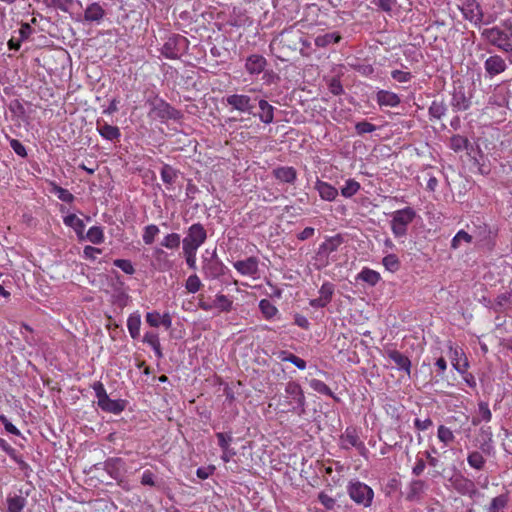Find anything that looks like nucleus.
I'll list each match as a JSON object with an SVG mask.
<instances>
[{
  "label": "nucleus",
  "instance_id": "obj_1",
  "mask_svg": "<svg viewBox=\"0 0 512 512\" xmlns=\"http://www.w3.org/2000/svg\"><path fill=\"white\" fill-rule=\"evenodd\" d=\"M482 38L508 56L512 64V22L504 21L500 26L486 28L481 33Z\"/></svg>",
  "mask_w": 512,
  "mask_h": 512
},
{
  "label": "nucleus",
  "instance_id": "obj_2",
  "mask_svg": "<svg viewBox=\"0 0 512 512\" xmlns=\"http://www.w3.org/2000/svg\"><path fill=\"white\" fill-rule=\"evenodd\" d=\"M279 407L282 412H294L298 415L304 413L305 396L301 386L290 381L286 384L285 395L279 401Z\"/></svg>",
  "mask_w": 512,
  "mask_h": 512
},
{
  "label": "nucleus",
  "instance_id": "obj_3",
  "mask_svg": "<svg viewBox=\"0 0 512 512\" xmlns=\"http://www.w3.org/2000/svg\"><path fill=\"white\" fill-rule=\"evenodd\" d=\"M302 42V31L299 29H295L294 27H289L284 29L280 35L273 40V42L270 44V47H272L274 44L278 45L280 55H278V58L281 61H287L288 56L297 51L300 47V44Z\"/></svg>",
  "mask_w": 512,
  "mask_h": 512
},
{
  "label": "nucleus",
  "instance_id": "obj_4",
  "mask_svg": "<svg viewBox=\"0 0 512 512\" xmlns=\"http://www.w3.org/2000/svg\"><path fill=\"white\" fill-rule=\"evenodd\" d=\"M146 104L149 105V116L158 118L162 122L168 120H180L182 113L172 107L168 102L158 97V95H151L146 99Z\"/></svg>",
  "mask_w": 512,
  "mask_h": 512
},
{
  "label": "nucleus",
  "instance_id": "obj_5",
  "mask_svg": "<svg viewBox=\"0 0 512 512\" xmlns=\"http://www.w3.org/2000/svg\"><path fill=\"white\" fill-rule=\"evenodd\" d=\"M416 217V212L411 207L397 210L393 213L391 229L395 237H403L407 234L408 225Z\"/></svg>",
  "mask_w": 512,
  "mask_h": 512
},
{
  "label": "nucleus",
  "instance_id": "obj_6",
  "mask_svg": "<svg viewBox=\"0 0 512 512\" xmlns=\"http://www.w3.org/2000/svg\"><path fill=\"white\" fill-rule=\"evenodd\" d=\"M463 17L480 27L482 24L488 25L494 21L492 16L485 17L482 7L476 0H467L461 7Z\"/></svg>",
  "mask_w": 512,
  "mask_h": 512
},
{
  "label": "nucleus",
  "instance_id": "obj_7",
  "mask_svg": "<svg viewBox=\"0 0 512 512\" xmlns=\"http://www.w3.org/2000/svg\"><path fill=\"white\" fill-rule=\"evenodd\" d=\"M350 498L357 504L369 507L372 504L374 492L370 486L360 481H351L347 487Z\"/></svg>",
  "mask_w": 512,
  "mask_h": 512
},
{
  "label": "nucleus",
  "instance_id": "obj_8",
  "mask_svg": "<svg viewBox=\"0 0 512 512\" xmlns=\"http://www.w3.org/2000/svg\"><path fill=\"white\" fill-rule=\"evenodd\" d=\"M188 46L189 41L186 37L174 34L166 40L161 51L166 58L178 59L187 51Z\"/></svg>",
  "mask_w": 512,
  "mask_h": 512
},
{
  "label": "nucleus",
  "instance_id": "obj_9",
  "mask_svg": "<svg viewBox=\"0 0 512 512\" xmlns=\"http://www.w3.org/2000/svg\"><path fill=\"white\" fill-rule=\"evenodd\" d=\"M207 239V232L201 223L192 224L184 237L182 247L197 249L204 244Z\"/></svg>",
  "mask_w": 512,
  "mask_h": 512
},
{
  "label": "nucleus",
  "instance_id": "obj_10",
  "mask_svg": "<svg viewBox=\"0 0 512 512\" xmlns=\"http://www.w3.org/2000/svg\"><path fill=\"white\" fill-rule=\"evenodd\" d=\"M341 447L348 450L355 447L361 455H365L367 448L359 439L358 433L354 427H347L345 432L340 436Z\"/></svg>",
  "mask_w": 512,
  "mask_h": 512
},
{
  "label": "nucleus",
  "instance_id": "obj_11",
  "mask_svg": "<svg viewBox=\"0 0 512 512\" xmlns=\"http://www.w3.org/2000/svg\"><path fill=\"white\" fill-rule=\"evenodd\" d=\"M226 104L242 113H253L255 105L250 96L245 94H232L226 97Z\"/></svg>",
  "mask_w": 512,
  "mask_h": 512
},
{
  "label": "nucleus",
  "instance_id": "obj_12",
  "mask_svg": "<svg viewBox=\"0 0 512 512\" xmlns=\"http://www.w3.org/2000/svg\"><path fill=\"white\" fill-rule=\"evenodd\" d=\"M202 269L207 277L215 279L224 274L225 266L214 252L209 259L204 260Z\"/></svg>",
  "mask_w": 512,
  "mask_h": 512
},
{
  "label": "nucleus",
  "instance_id": "obj_13",
  "mask_svg": "<svg viewBox=\"0 0 512 512\" xmlns=\"http://www.w3.org/2000/svg\"><path fill=\"white\" fill-rule=\"evenodd\" d=\"M452 485L458 493L468 495L471 498L478 493L475 483L462 475L456 476L452 481Z\"/></svg>",
  "mask_w": 512,
  "mask_h": 512
},
{
  "label": "nucleus",
  "instance_id": "obj_14",
  "mask_svg": "<svg viewBox=\"0 0 512 512\" xmlns=\"http://www.w3.org/2000/svg\"><path fill=\"white\" fill-rule=\"evenodd\" d=\"M259 260L255 256L234 262V268L242 275L255 276L259 272Z\"/></svg>",
  "mask_w": 512,
  "mask_h": 512
},
{
  "label": "nucleus",
  "instance_id": "obj_15",
  "mask_svg": "<svg viewBox=\"0 0 512 512\" xmlns=\"http://www.w3.org/2000/svg\"><path fill=\"white\" fill-rule=\"evenodd\" d=\"M267 64V60L264 56L252 54L246 58L245 70L250 75H259L265 70Z\"/></svg>",
  "mask_w": 512,
  "mask_h": 512
},
{
  "label": "nucleus",
  "instance_id": "obj_16",
  "mask_svg": "<svg viewBox=\"0 0 512 512\" xmlns=\"http://www.w3.org/2000/svg\"><path fill=\"white\" fill-rule=\"evenodd\" d=\"M470 99L466 96L465 88L462 85L454 87L451 105L456 111H465L470 107Z\"/></svg>",
  "mask_w": 512,
  "mask_h": 512
},
{
  "label": "nucleus",
  "instance_id": "obj_17",
  "mask_svg": "<svg viewBox=\"0 0 512 512\" xmlns=\"http://www.w3.org/2000/svg\"><path fill=\"white\" fill-rule=\"evenodd\" d=\"M484 68L486 73L493 77L503 73L507 69V64L500 55H492L485 60Z\"/></svg>",
  "mask_w": 512,
  "mask_h": 512
},
{
  "label": "nucleus",
  "instance_id": "obj_18",
  "mask_svg": "<svg viewBox=\"0 0 512 512\" xmlns=\"http://www.w3.org/2000/svg\"><path fill=\"white\" fill-rule=\"evenodd\" d=\"M125 463L121 458H109L104 463L105 471L115 480L123 476Z\"/></svg>",
  "mask_w": 512,
  "mask_h": 512
},
{
  "label": "nucleus",
  "instance_id": "obj_19",
  "mask_svg": "<svg viewBox=\"0 0 512 512\" xmlns=\"http://www.w3.org/2000/svg\"><path fill=\"white\" fill-rule=\"evenodd\" d=\"M427 485L423 480H413L408 486L406 493V500L409 502H418L421 500V496L424 493Z\"/></svg>",
  "mask_w": 512,
  "mask_h": 512
},
{
  "label": "nucleus",
  "instance_id": "obj_20",
  "mask_svg": "<svg viewBox=\"0 0 512 512\" xmlns=\"http://www.w3.org/2000/svg\"><path fill=\"white\" fill-rule=\"evenodd\" d=\"M322 200L334 201L338 196V190L331 184L322 180H317L314 187Z\"/></svg>",
  "mask_w": 512,
  "mask_h": 512
},
{
  "label": "nucleus",
  "instance_id": "obj_21",
  "mask_svg": "<svg viewBox=\"0 0 512 512\" xmlns=\"http://www.w3.org/2000/svg\"><path fill=\"white\" fill-rule=\"evenodd\" d=\"M272 173L277 180L283 183L294 184L297 178V172L293 167H277L273 170Z\"/></svg>",
  "mask_w": 512,
  "mask_h": 512
},
{
  "label": "nucleus",
  "instance_id": "obj_22",
  "mask_svg": "<svg viewBox=\"0 0 512 512\" xmlns=\"http://www.w3.org/2000/svg\"><path fill=\"white\" fill-rule=\"evenodd\" d=\"M387 355L397 365L399 370H403L407 373V375H410L411 361L407 356L398 350H388Z\"/></svg>",
  "mask_w": 512,
  "mask_h": 512
},
{
  "label": "nucleus",
  "instance_id": "obj_23",
  "mask_svg": "<svg viewBox=\"0 0 512 512\" xmlns=\"http://www.w3.org/2000/svg\"><path fill=\"white\" fill-rule=\"evenodd\" d=\"M105 10L103 7L97 3H91L87 6L84 12V20L87 22H97L99 23L105 16Z\"/></svg>",
  "mask_w": 512,
  "mask_h": 512
},
{
  "label": "nucleus",
  "instance_id": "obj_24",
  "mask_svg": "<svg viewBox=\"0 0 512 512\" xmlns=\"http://www.w3.org/2000/svg\"><path fill=\"white\" fill-rule=\"evenodd\" d=\"M377 103L380 106H389L396 107L400 104V97L394 93L387 90H380L376 94Z\"/></svg>",
  "mask_w": 512,
  "mask_h": 512
},
{
  "label": "nucleus",
  "instance_id": "obj_25",
  "mask_svg": "<svg viewBox=\"0 0 512 512\" xmlns=\"http://www.w3.org/2000/svg\"><path fill=\"white\" fill-rule=\"evenodd\" d=\"M97 131L106 140H118L121 136L120 130L117 126L110 125L106 122H97Z\"/></svg>",
  "mask_w": 512,
  "mask_h": 512
},
{
  "label": "nucleus",
  "instance_id": "obj_26",
  "mask_svg": "<svg viewBox=\"0 0 512 512\" xmlns=\"http://www.w3.org/2000/svg\"><path fill=\"white\" fill-rule=\"evenodd\" d=\"M98 406L105 412L119 414L125 409L126 402L121 399L113 400L108 397L99 403Z\"/></svg>",
  "mask_w": 512,
  "mask_h": 512
},
{
  "label": "nucleus",
  "instance_id": "obj_27",
  "mask_svg": "<svg viewBox=\"0 0 512 512\" xmlns=\"http://www.w3.org/2000/svg\"><path fill=\"white\" fill-rule=\"evenodd\" d=\"M342 243L343 237L340 234L329 237L320 245L319 254L324 253L329 255L335 252Z\"/></svg>",
  "mask_w": 512,
  "mask_h": 512
},
{
  "label": "nucleus",
  "instance_id": "obj_28",
  "mask_svg": "<svg viewBox=\"0 0 512 512\" xmlns=\"http://www.w3.org/2000/svg\"><path fill=\"white\" fill-rule=\"evenodd\" d=\"M261 112L258 117L261 122L270 124L274 120V107L268 103V101L261 99L258 103Z\"/></svg>",
  "mask_w": 512,
  "mask_h": 512
},
{
  "label": "nucleus",
  "instance_id": "obj_29",
  "mask_svg": "<svg viewBox=\"0 0 512 512\" xmlns=\"http://www.w3.org/2000/svg\"><path fill=\"white\" fill-rule=\"evenodd\" d=\"M141 316L138 312L132 313L127 320V327L131 338L137 339L140 335Z\"/></svg>",
  "mask_w": 512,
  "mask_h": 512
},
{
  "label": "nucleus",
  "instance_id": "obj_30",
  "mask_svg": "<svg viewBox=\"0 0 512 512\" xmlns=\"http://www.w3.org/2000/svg\"><path fill=\"white\" fill-rule=\"evenodd\" d=\"M512 308V290L499 294L495 299V310L505 311Z\"/></svg>",
  "mask_w": 512,
  "mask_h": 512
},
{
  "label": "nucleus",
  "instance_id": "obj_31",
  "mask_svg": "<svg viewBox=\"0 0 512 512\" xmlns=\"http://www.w3.org/2000/svg\"><path fill=\"white\" fill-rule=\"evenodd\" d=\"M27 500L23 496L15 495L7 498V510L8 512H22L26 506Z\"/></svg>",
  "mask_w": 512,
  "mask_h": 512
},
{
  "label": "nucleus",
  "instance_id": "obj_32",
  "mask_svg": "<svg viewBox=\"0 0 512 512\" xmlns=\"http://www.w3.org/2000/svg\"><path fill=\"white\" fill-rule=\"evenodd\" d=\"M178 173L179 172L169 164H164L160 171L162 181L169 186L175 183Z\"/></svg>",
  "mask_w": 512,
  "mask_h": 512
},
{
  "label": "nucleus",
  "instance_id": "obj_33",
  "mask_svg": "<svg viewBox=\"0 0 512 512\" xmlns=\"http://www.w3.org/2000/svg\"><path fill=\"white\" fill-rule=\"evenodd\" d=\"M341 40V35L337 32L326 33L319 35L315 39V45L317 47H327L331 43H338Z\"/></svg>",
  "mask_w": 512,
  "mask_h": 512
},
{
  "label": "nucleus",
  "instance_id": "obj_34",
  "mask_svg": "<svg viewBox=\"0 0 512 512\" xmlns=\"http://www.w3.org/2000/svg\"><path fill=\"white\" fill-rule=\"evenodd\" d=\"M50 187V192L56 194L61 201L66 203H72L74 201V195L67 189L58 186L54 182H50Z\"/></svg>",
  "mask_w": 512,
  "mask_h": 512
},
{
  "label": "nucleus",
  "instance_id": "obj_35",
  "mask_svg": "<svg viewBox=\"0 0 512 512\" xmlns=\"http://www.w3.org/2000/svg\"><path fill=\"white\" fill-rule=\"evenodd\" d=\"M213 306L221 312H230L233 307V301L224 294H217Z\"/></svg>",
  "mask_w": 512,
  "mask_h": 512
},
{
  "label": "nucleus",
  "instance_id": "obj_36",
  "mask_svg": "<svg viewBox=\"0 0 512 512\" xmlns=\"http://www.w3.org/2000/svg\"><path fill=\"white\" fill-rule=\"evenodd\" d=\"M380 274L372 269L364 268L358 275V279L375 286L380 280Z\"/></svg>",
  "mask_w": 512,
  "mask_h": 512
},
{
  "label": "nucleus",
  "instance_id": "obj_37",
  "mask_svg": "<svg viewBox=\"0 0 512 512\" xmlns=\"http://www.w3.org/2000/svg\"><path fill=\"white\" fill-rule=\"evenodd\" d=\"M467 462L470 467L476 470H482L485 466L486 460L480 452L472 451L467 456Z\"/></svg>",
  "mask_w": 512,
  "mask_h": 512
},
{
  "label": "nucleus",
  "instance_id": "obj_38",
  "mask_svg": "<svg viewBox=\"0 0 512 512\" xmlns=\"http://www.w3.org/2000/svg\"><path fill=\"white\" fill-rule=\"evenodd\" d=\"M447 111V106L443 101L434 100L429 107V115L435 119H441Z\"/></svg>",
  "mask_w": 512,
  "mask_h": 512
},
{
  "label": "nucleus",
  "instance_id": "obj_39",
  "mask_svg": "<svg viewBox=\"0 0 512 512\" xmlns=\"http://www.w3.org/2000/svg\"><path fill=\"white\" fill-rule=\"evenodd\" d=\"M309 385L314 391L332 397L335 400H338V398L334 395L332 390L323 381L318 379H311Z\"/></svg>",
  "mask_w": 512,
  "mask_h": 512
},
{
  "label": "nucleus",
  "instance_id": "obj_40",
  "mask_svg": "<svg viewBox=\"0 0 512 512\" xmlns=\"http://www.w3.org/2000/svg\"><path fill=\"white\" fill-rule=\"evenodd\" d=\"M104 239V232L100 226H93L86 233V240L93 244H101L104 242Z\"/></svg>",
  "mask_w": 512,
  "mask_h": 512
},
{
  "label": "nucleus",
  "instance_id": "obj_41",
  "mask_svg": "<svg viewBox=\"0 0 512 512\" xmlns=\"http://www.w3.org/2000/svg\"><path fill=\"white\" fill-rule=\"evenodd\" d=\"M470 145L469 140L461 135H453L450 139V148L454 152H460L464 149H468V146Z\"/></svg>",
  "mask_w": 512,
  "mask_h": 512
},
{
  "label": "nucleus",
  "instance_id": "obj_42",
  "mask_svg": "<svg viewBox=\"0 0 512 512\" xmlns=\"http://www.w3.org/2000/svg\"><path fill=\"white\" fill-rule=\"evenodd\" d=\"M360 184L354 179H348L345 185L341 188L342 196L350 198L360 190Z\"/></svg>",
  "mask_w": 512,
  "mask_h": 512
},
{
  "label": "nucleus",
  "instance_id": "obj_43",
  "mask_svg": "<svg viewBox=\"0 0 512 512\" xmlns=\"http://www.w3.org/2000/svg\"><path fill=\"white\" fill-rule=\"evenodd\" d=\"M384 267L394 273L400 269V260L395 254H388L382 259Z\"/></svg>",
  "mask_w": 512,
  "mask_h": 512
},
{
  "label": "nucleus",
  "instance_id": "obj_44",
  "mask_svg": "<svg viewBox=\"0 0 512 512\" xmlns=\"http://www.w3.org/2000/svg\"><path fill=\"white\" fill-rule=\"evenodd\" d=\"M507 502H508V498L506 495L502 494V495H499L497 497H494L492 500H491V503L490 505L487 507V512H499L500 510H502L503 508H505V506L507 505Z\"/></svg>",
  "mask_w": 512,
  "mask_h": 512
},
{
  "label": "nucleus",
  "instance_id": "obj_45",
  "mask_svg": "<svg viewBox=\"0 0 512 512\" xmlns=\"http://www.w3.org/2000/svg\"><path fill=\"white\" fill-rule=\"evenodd\" d=\"M259 308L266 319H271L278 312L277 308L268 299L259 302Z\"/></svg>",
  "mask_w": 512,
  "mask_h": 512
},
{
  "label": "nucleus",
  "instance_id": "obj_46",
  "mask_svg": "<svg viewBox=\"0 0 512 512\" xmlns=\"http://www.w3.org/2000/svg\"><path fill=\"white\" fill-rule=\"evenodd\" d=\"M181 243V238L178 233L167 234L161 242V245L167 249H177Z\"/></svg>",
  "mask_w": 512,
  "mask_h": 512
},
{
  "label": "nucleus",
  "instance_id": "obj_47",
  "mask_svg": "<svg viewBox=\"0 0 512 512\" xmlns=\"http://www.w3.org/2000/svg\"><path fill=\"white\" fill-rule=\"evenodd\" d=\"M480 434L484 439V442L481 444L480 448L484 453L489 454V449L491 448L490 444L492 442V436H493L491 427H481Z\"/></svg>",
  "mask_w": 512,
  "mask_h": 512
},
{
  "label": "nucleus",
  "instance_id": "obj_48",
  "mask_svg": "<svg viewBox=\"0 0 512 512\" xmlns=\"http://www.w3.org/2000/svg\"><path fill=\"white\" fill-rule=\"evenodd\" d=\"M159 233L158 226L150 224L144 228L143 241L146 245H151L154 242L155 236Z\"/></svg>",
  "mask_w": 512,
  "mask_h": 512
},
{
  "label": "nucleus",
  "instance_id": "obj_49",
  "mask_svg": "<svg viewBox=\"0 0 512 512\" xmlns=\"http://www.w3.org/2000/svg\"><path fill=\"white\" fill-rule=\"evenodd\" d=\"M320 298L326 303L329 304L332 300V296L334 294V285L330 282H325L320 290H319Z\"/></svg>",
  "mask_w": 512,
  "mask_h": 512
},
{
  "label": "nucleus",
  "instance_id": "obj_50",
  "mask_svg": "<svg viewBox=\"0 0 512 512\" xmlns=\"http://www.w3.org/2000/svg\"><path fill=\"white\" fill-rule=\"evenodd\" d=\"M63 222L66 226L71 227L73 230H81L85 228L83 220L78 218L75 214H69L64 217Z\"/></svg>",
  "mask_w": 512,
  "mask_h": 512
},
{
  "label": "nucleus",
  "instance_id": "obj_51",
  "mask_svg": "<svg viewBox=\"0 0 512 512\" xmlns=\"http://www.w3.org/2000/svg\"><path fill=\"white\" fill-rule=\"evenodd\" d=\"M437 435L439 440L443 442L445 445H448L449 443L454 441L453 432L444 425H440L438 427Z\"/></svg>",
  "mask_w": 512,
  "mask_h": 512
},
{
  "label": "nucleus",
  "instance_id": "obj_52",
  "mask_svg": "<svg viewBox=\"0 0 512 512\" xmlns=\"http://www.w3.org/2000/svg\"><path fill=\"white\" fill-rule=\"evenodd\" d=\"M218 445L225 454L229 451L230 443L232 442V435L229 433L218 432L216 433Z\"/></svg>",
  "mask_w": 512,
  "mask_h": 512
},
{
  "label": "nucleus",
  "instance_id": "obj_53",
  "mask_svg": "<svg viewBox=\"0 0 512 512\" xmlns=\"http://www.w3.org/2000/svg\"><path fill=\"white\" fill-rule=\"evenodd\" d=\"M201 286V281L196 274L190 275L185 283V288L189 293L198 292Z\"/></svg>",
  "mask_w": 512,
  "mask_h": 512
},
{
  "label": "nucleus",
  "instance_id": "obj_54",
  "mask_svg": "<svg viewBox=\"0 0 512 512\" xmlns=\"http://www.w3.org/2000/svg\"><path fill=\"white\" fill-rule=\"evenodd\" d=\"M462 241H464L466 243H471L472 236L470 234H468L467 232H465L464 230L458 231L457 234L452 239L451 247L453 249H457L460 246Z\"/></svg>",
  "mask_w": 512,
  "mask_h": 512
},
{
  "label": "nucleus",
  "instance_id": "obj_55",
  "mask_svg": "<svg viewBox=\"0 0 512 512\" xmlns=\"http://www.w3.org/2000/svg\"><path fill=\"white\" fill-rule=\"evenodd\" d=\"M282 354L285 355L282 357V361L290 362L300 370H304L306 368V362L303 359L299 358L298 356L292 353H287L285 351H283Z\"/></svg>",
  "mask_w": 512,
  "mask_h": 512
},
{
  "label": "nucleus",
  "instance_id": "obj_56",
  "mask_svg": "<svg viewBox=\"0 0 512 512\" xmlns=\"http://www.w3.org/2000/svg\"><path fill=\"white\" fill-rule=\"evenodd\" d=\"M477 415L485 422H490L492 419V413L487 402L480 401L478 403Z\"/></svg>",
  "mask_w": 512,
  "mask_h": 512
},
{
  "label": "nucleus",
  "instance_id": "obj_57",
  "mask_svg": "<svg viewBox=\"0 0 512 512\" xmlns=\"http://www.w3.org/2000/svg\"><path fill=\"white\" fill-rule=\"evenodd\" d=\"M114 266L120 268L124 273L132 275L135 272V268L130 260L116 259L113 262Z\"/></svg>",
  "mask_w": 512,
  "mask_h": 512
},
{
  "label": "nucleus",
  "instance_id": "obj_58",
  "mask_svg": "<svg viewBox=\"0 0 512 512\" xmlns=\"http://www.w3.org/2000/svg\"><path fill=\"white\" fill-rule=\"evenodd\" d=\"M186 259V263L191 269H196V253L197 249L182 247Z\"/></svg>",
  "mask_w": 512,
  "mask_h": 512
},
{
  "label": "nucleus",
  "instance_id": "obj_59",
  "mask_svg": "<svg viewBox=\"0 0 512 512\" xmlns=\"http://www.w3.org/2000/svg\"><path fill=\"white\" fill-rule=\"evenodd\" d=\"M355 130L359 135H362L375 131L376 126L368 121H360L356 123Z\"/></svg>",
  "mask_w": 512,
  "mask_h": 512
},
{
  "label": "nucleus",
  "instance_id": "obj_60",
  "mask_svg": "<svg viewBox=\"0 0 512 512\" xmlns=\"http://www.w3.org/2000/svg\"><path fill=\"white\" fill-rule=\"evenodd\" d=\"M391 77L399 83H407L412 79V74L406 71L393 70L391 72Z\"/></svg>",
  "mask_w": 512,
  "mask_h": 512
},
{
  "label": "nucleus",
  "instance_id": "obj_61",
  "mask_svg": "<svg viewBox=\"0 0 512 512\" xmlns=\"http://www.w3.org/2000/svg\"><path fill=\"white\" fill-rule=\"evenodd\" d=\"M72 4L73 0H51L49 6L59 9L63 12H68Z\"/></svg>",
  "mask_w": 512,
  "mask_h": 512
},
{
  "label": "nucleus",
  "instance_id": "obj_62",
  "mask_svg": "<svg viewBox=\"0 0 512 512\" xmlns=\"http://www.w3.org/2000/svg\"><path fill=\"white\" fill-rule=\"evenodd\" d=\"M318 500L328 510H332L336 504L335 499L327 495L325 492L319 493Z\"/></svg>",
  "mask_w": 512,
  "mask_h": 512
},
{
  "label": "nucleus",
  "instance_id": "obj_63",
  "mask_svg": "<svg viewBox=\"0 0 512 512\" xmlns=\"http://www.w3.org/2000/svg\"><path fill=\"white\" fill-rule=\"evenodd\" d=\"M92 388L95 391L96 397L98 399V404L109 397L106 393L104 385L100 381L95 382L92 385Z\"/></svg>",
  "mask_w": 512,
  "mask_h": 512
},
{
  "label": "nucleus",
  "instance_id": "obj_64",
  "mask_svg": "<svg viewBox=\"0 0 512 512\" xmlns=\"http://www.w3.org/2000/svg\"><path fill=\"white\" fill-rule=\"evenodd\" d=\"M92 388L95 391L96 397L98 399V404L109 397L106 393L104 385L100 381L95 382L92 385Z\"/></svg>",
  "mask_w": 512,
  "mask_h": 512
}]
</instances>
